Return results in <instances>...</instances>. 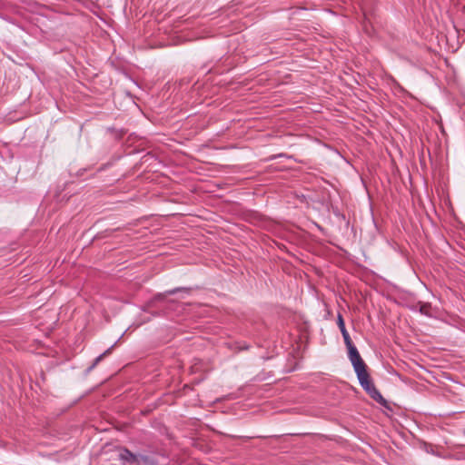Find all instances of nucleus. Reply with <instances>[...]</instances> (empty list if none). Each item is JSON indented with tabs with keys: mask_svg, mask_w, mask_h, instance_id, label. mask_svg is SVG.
Here are the masks:
<instances>
[{
	"mask_svg": "<svg viewBox=\"0 0 465 465\" xmlns=\"http://www.w3.org/2000/svg\"><path fill=\"white\" fill-rule=\"evenodd\" d=\"M350 361L353 366L354 371L357 374L359 382L361 386L363 388V390L370 395L371 399H373L374 401L382 405H385L386 401L380 393V391L376 389L374 383L371 380L366 369V364L364 363L361 355L359 357L351 359Z\"/></svg>",
	"mask_w": 465,
	"mask_h": 465,
	"instance_id": "f257e3e1",
	"label": "nucleus"
},
{
	"mask_svg": "<svg viewBox=\"0 0 465 465\" xmlns=\"http://www.w3.org/2000/svg\"><path fill=\"white\" fill-rule=\"evenodd\" d=\"M337 325L341 332V335L344 340V343L348 349V357L349 359H353L360 356V353L357 350V348L354 346V344L351 341V339L350 337L349 332L346 330L345 322L343 320V317L341 313L337 315Z\"/></svg>",
	"mask_w": 465,
	"mask_h": 465,
	"instance_id": "f03ea898",
	"label": "nucleus"
},
{
	"mask_svg": "<svg viewBox=\"0 0 465 465\" xmlns=\"http://www.w3.org/2000/svg\"><path fill=\"white\" fill-rule=\"evenodd\" d=\"M119 459L123 463H139L138 455L132 453L127 449L121 450Z\"/></svg>",
	"mask_w": 465,
	"mask_h": 465,
	"instance_id": "7ed1b4c3",
	"label": "nucleus"
},
{
	"mask_svg": "<svg viewBox=\"0 0 465 465\" xmlns=\"http://www.w3.org/2000/svg\"><path fill=\"white\" fill-rule=\"evenodd\" d=\"M181 291H186L185 288H176V289H173V290H169L167 292H165L164 293H159L157 294L154 299L156 301H163L164 300V298L167 296V295H173L174 293H176L177 292H181Z\"/></svg>",
	"mask_w": 465,
	"mask_h": 465,
	"instance_id": "20e7f679",
	"label": "nucleus"
},
{
	"mask_svg": "<svg viewBox=\"0 0 465 465\" xmlns=\"http://www.w3.org/2000/svg\"><path fill=\"white\" fill-rule=\"evenodd\" d=\"M138 458H139L138 464H141V463H143L144 465H155L156 464V462L149 456L138 455Z\"/></svg>",
	"mask_w": 465,
	"mask_h": 465,
	"instance_id": "39448f33",
	"label": "nucleus"
},
{
	"mask_svg": "<svg viewBox=\"0 0 465 465\" xmlns=\"http://www.w3.org/2000/svg\"><path fill=\"white\" fill-rule=\"evenodd\" d=\"M111 348L106 350L104 353L100 354L97 358H95L94 362L90 367V369L94 368L105 355L110 353Z\"/></svg>",
	"mask_w": 465,
	"mask_h": 465,
	"instance_id": "423d86ee",
	"label": "nucleus"
}]
</instances>
